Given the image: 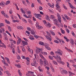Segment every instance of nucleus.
<instances>
[{"label":"nucleus","instance_id":"obj_10","mask_svg":"<svg viewBox=\"0 0 76 76\" xmlns=\"http://www.w3.org/2000/svg\"><path fill=\"white\" fill-rule=\"evenodd\" d=\"M48 45H47L45 46V48H46L47 50H51V48Z\"/></svg>","mask_w":76,"mask_h":76},{"label":"nucleus","instance_id":"obj_62","mask_svg":"<svg viewBox=\"0 0 76 76\" xmlns=\"http://www.w3.org/2000/svg\"><path fill=\"white\" fill-rule=\"evenodd\" d=\"M22 57L23 59H26V57H25V56H22Z\"/></svg>","mask_w":76,"mask_h":76},{"label":"nucleus","instance_id":"obj_27","mask_svg":"<svg viewBox=\"0 0 76 76\" xmlns=\"http://www.w3.org/2000/svg\"><path fill=\"white\" fill-rule=\"evenodd\" d=\"M53 63H54V64H55V65H57V63L56 62V61L53 60Z\"/></svg>","mask_w":76,"mask_h":76},{"label":"nucleus","instance_id":"obj_21","mask_svg":"<svg viewBox=\"0 0 76 76\" xmlns=\"http://www.w3.org/2000/svg\"><path fill=\"white\" fill-rule=\"evenodd\" d=\"M48 26L49 28H50L51 26V24L48 22L47 23Z\"/></svg>","mask_w":76,"mask_h":76},{"label":"nucleus","instance_id":"obj_42","mask_svg":"<svg viewBox=\"0 0 76 76\" xmlns=\"http://www.w3.org/2000/svg\"><path fill=\"white\" fill-rule=\"evenodd\" d=\"M48 32V31H47V34L48 35H49V36H50V38H51V36H50V35H51V34H50V33Z\"/></svg>","mask_w":76,"mask_h":76},{"label":"nucleus","instance_id":"obj_15","mask_svg":"<svg viewBox=\"0 0 76 76\" xmlns=\"http://www.w3.org/2000/svg\"><path fill=\"white\" fill-rule=\"evenodd\" d=\"M41 53L42 54H43V55H45V56H47V55L48 54L46 52H43L42 51Z\"/></svg>","mask_w":76,"mask_h":76},{"label":"nucleus","instance_id":"obj_28","mask_svg":"<svg viewBox=\"0 0 76 76\" xmlns=\"http://www.w3.org/2000/svg\"><path fill=\"white\" fill-rule=\"evenodd\" d=\"M56 57L57 58H58V59H59V60H61V58L60 57V56L56 55Z\"/></svg>","mask_w":76,"mask_h":76},{"label":"nucleus","instance_id":"obj_63","mask_svg":"<svg viewBox=\"0 0 76 76\" xmlns=\"http://www.w3.org/2000/svg\"><path fill=\"white\" fill-rule=\"evenodd\" d=\"M54 22H57V23H58V21L57 20V19H55L54 20Z\"/></svg>","mask_w":76,"mask_h":76},{"label":"nucleus","instance_id":"obj_37","mask_svg":"<svg viewBox=\"0 0 76 76\" xmlns=\"http://www.w3.org/2000/svg\"><path fill=\"white\" fill-rule=\"evenodd\" d=\"M38 68H39V72H42V69L41 68V67H40V66H38Z\"/></svg>","mask_w":76,"mask_h":76},{"label":"nucleus","instance_id":"obj_40","mask_svg":"<svg viewBox=\"0 0 76 76\" xmlns=\"http://www.w3.org/2000/svg\"><path fill=\"white\" fill-rule=\"evenodd\" d=\"M49 59H50V60H53V58L52 56H49Z\"/></svg>","mask_w":76,"mask_h":76},{"label":"nucleus","instance_id":"obj_35","mask_svg":"<svg viewBox=\"0 0 76 76\" xmlns=\"http://www.w3.org/2000/svg\"><path fill=\"white\" fill-rule=\"evenodd\" d=\"M10 44H11V48H13V46H14V44H12V42H10Z\"/></svg>","mask_w":76,"mask_h":76},{"label":"nucleus","instance_id":"obj_14","mask_svg":"<svg viewBox=\"0 0 76 76\" xmlns=\"http://www.w3.org/2000/svg\"><path fill=\"white\" fill-rule=\"evenodd\" d=\"M29 39L31 40H34V38L32 36L30 35V36L29 37Z\"/></svg>","mask_w":76,"mask_h":76},{"label":"nucleus","instance_id":"obj_38","mask_svg":"<svg viewBox=\"0 0 76 76\" xmlns=\"http://www.w3.org/2000/svg\"><path fill=\"white\" fill-rule=\"evenodd\" d=\"M63 72L65 75H67V71L66 70H64Z\"/></svg>","mask_w":76,"mask_h":76},{"label":"nucleus","instance_id":"obj_34","mask_svg":"<svg viewBox=\"0 0 76 76\" xmlns=\"http://www.w3.org/2000/svg\"><path fill=\"white\" fill-rule=\"evenodd\" d=\"M65 30L67 32V33H69L70 32V31L69 30V29L67 28H65Z\"/></svg>","mask_w":76,"mask_h":76},{"label":"nucleus","instance_id":"obj_57","mask_svg":"<svg viewBox=\"0 0 76 76\" xmlns=\"http://www.w3.org/2000/svg\"><path fill=\"white\" fill-rule=\"evenodd\" d=\"M22 20H23V22H25H25H26V23H27V21H26V20H25V19H22Z\"/></svg>","mask_w":76,"mask_h":76},{"label":"nucleus","instance_id":"obj_6","mask_svg":"<svg viewBox=\"0 0 76 76\" xmlns=\"http://www.w3.org/2000/svg\"><path fill=\"white\" fill-rule=\"evenodd\" d=\"M45 37L46 38V39H47L49 40V41H51V40H52V39L50 38L48 36L46 35Z\"/></svg>","mask_w":76,"mask_h":76},{"label":"nucleus","instance_id":"obj_12","mask_svg":"<svg viewBox=\"0 0 76 76\" xmlns=\"http://www.w3.org/2000/svg\"><path fill=\"white\" fill-rule=\"evenodd\" d=\"M50 33H51V34L52 35H53V36H55V35H56L55 33H54V32L53 31L50 30Z\"/></svg>","mask_w":76,"mask_h":76},{"label":"nucleus","instance_id":"obj_60","mask_svg":"<svg viewBox=\"0 0 76 76\" xmlns=\"http://www.w3.org/2000/svg\"><path fill=\"white\" fill-rule=\"evenodd\" d=\"M45 68H46V69H47V70H50V68L49 67V66H46L45 67Z\"/></svg>","mask_w":76,"mask_h":76},{"label":"nucleus","instance_id":"obj_44","mask_svg":"<svg viewBox=\"0 0 76 76\" xmlns=\"http://www.w3.org/2000/svg\"><path fill=\"white\" fill-rule=\"evenodd\" d=\"M29 60H27L26 61V63L27 65H29V64H30V63H29Z\"/></svg>","mask_w":76,"mask_h":76},{"label":"nucleus","instance_id":"obj_31","mask_svg":"<svg viewBox=\"0 0 76 76\" xmlns=\"http://www.w3.org/2000/svg\"><path fill=\"white\" fill-rule=\"evenodd\" d=\"M8 30H9V31H10V32H11V31H12V28H11V27H10V26H8Z\"/></svg>","mask_w":76,"mask_h":76},{"label":"nucleus","instance_id":"obj_26","mask_svg":"<svg viewBox=\"0 0 76 76\" xmlns=\"http://www.w3.org/2000/svg\"><path fill=\"white\" fill-rule=\"evenodd\" d=\"M10 1H8L6 3V5H7V4H10Z\"/></svg>","mask_w":76,"mask_h":76},{"label":"nucleus","instance_id":"obj_18","mask_svg":"<svg viewBox=\"0 0 76 76\" xmlns=\"http://www.w3.org/2000/svg\"><path fill=\"white\" fill-rule=\"evenodd\" d=\"M69 76H72V75H75V74L74 73H73L70 71H69Z\"/></svg>","mask_w":76,"mask_h":76},{"label":"nucleus","instance_id":"obj_49","mask_svg":"<svg viewBox=\"0 0 76 76\" xmlns=\"http://www.w3.org/2000/svg\"><path fill=\"white\" fill-rule=\"evenodd\" d=\"M57 54H59L60 56H62V54L61 53V52H58V51Z\"/></svg>","mask_w":76,"mask_h":76},{"label":"nucleus","instance_id":"obj_58","mask_svg":"<svg viewBox=\"0 0 76 76\" xmlns=\"http://www.w3.org/2000/svg\"><path fill=\"white\" fill-rule=\"evenodd\" d=\"M26 32L27 34H28V35H30V32H29L28 31H26Z\"/></svg>","mask_w":76,"mask_h":76},{"label":"nucleus","instance_id":"obj_24","mask_svg":"<svg viewBox=\"0 0 76 76\" xmlns=\"http://www.w3.org/2000/svg\"><path fill=\"white\" fill-rule=\"evenodd\" d=\"M5 4V3L4 2H2L0 3V6H4V4Z\"/></svg>","mask_w":76,"mask_h":76},{"label":"nucleus","instance_id":"obj_2","mask_svg":"<svg viewBox=\"0 0 76 76\" xmlns=\"http://www.w3.org/2000/svg\"><path fill=\"white\" fill-rule=\"evenodd\" d=\"M57 16L58 17V19L59 22V23H61V16L60 15V14H58L57 15Z\"/></svg>","mask_w":76,"mask_h":76},{"label":"nucleus","instance_id":"obj_11","mask_svg":"<svg viewBox=\"0 0 76 76\" xmlns=\"http://www.w3.org/2000/svg\"><path fill=\"white\" fill-rule=\"evenodd\" d=\"M22 43L23 44H24V45H27L28 44V43L27 42H26L25 41H24L23 40L22 41Z\"/></svg>","mask_w":76,"mask_h":76},{"label":"nucleus","instance_id":"obj_43","mask_svg":"<svg viewBox=\"0 0 76 76\" xmlns=\"http://www.w3.org/2000/svg\"><path fill=\"white\" fill-rule=\"evenodd\" d=\"M56 26H57L58 27V28L60 27V25L57 24L56 23Z\"/></svg>","mask_w":76,"mask_h":76},{"label":"nucleus","instance_id":"obj_32","mask_svg":"<svg viewBox=\"0 0 76 76\" xmlns=\"http://www.w3.org/2000/svg\"><path fill=\"white\" fill-rule=\"evenodd\" d=\"M60 64H62L63 65H64V62L61 61H60V62H59Z\"/></svg>","mask_w":76,"mask_h":76},{"label":"nucleus","instance_id":"obj_22","mask_svg":"<svg viewBox=\"0 0 76 76\" xmlns=\"http://www.w3.org/2000/svg\"><path fill=\"white\" fill-rule=\"evenodd\" d=\"M34 15H35V16H37H37H39V17H41L42 16L41 15H40V14H37L36 13L34 14Z\"/></svg>","mask_w":76,"mask_h":76},{"label":"nucleus","instance_id":"obj_19","mask_svg":"<svg viewBox=\"0 0 76 76\" xmlns=\"http://www.w3.org/2000/svg\"><path fill=\"white\" fill-rule=\"evenodd\" d=\"M4 26V23H0V28H1V27H3V26Z\"/></svg>","mask_w":76,"mask_h":76},{"label":"nucleus","instance_id":"obj_45","mask_svg":"<svg viewBox=\"0 0 76 76\" xmlns=\"http://www.w3.org/2000/svg\"><path fill=\"white\" fill-rule=\"evenodd\" d=\"M27 29L29 31H31V28L30 27H27Z\"/></svg>","mask_w":76,"mask_h":76},{"label":"nucleus","instance_id":"obj_23","mask_svg":"<svg viewBox=\"0 0 76 76\" xmlns=\"http://www.w3.org/2000/svg\"><path fill=\"white\" fill-rule=\"evenodd\" d=\"M5 21L6 23L7 24H10V22H9V21H8L6 19L5 20Z\"/></svg>","mask_w":76,"mask_h":76},{"label":"nucleus","instance_id":"obj_48","mask_svg":"<svg viewBox=\"0 0 76 76\" xmlns=\"http://www.w3.org/2000/svg\"><path fill=\"white\" fill-rule=\"evenodd\" d=\"M63 6L64 7V8L65 9V10H67V7H66V6H65V5L64 4H63Z\"/></svg>","mask_w":76,"mask_h":76},{"label":"nucleus","instance_id":"obj_61","mask_svg":"<svg viewBox=\"0 0 76 76\" xmlns=\"http://www.w3.org/2000/svg\"><path fill=\"white\" fill-rule=\"evenodd\" d=\"M23 39H24V40H25V41H26V42H28V40L27 39H26V38H23Z\"/></svg>","mask_w":76,"mask_h":76},{"label":"nucleus","instance_id":"obj_16","mask_svg":"<svg viewBox=\"0 0 76 76\" xmlns=\"http://www.w3.org/2000/svg\"><path fill=\"white\" fill-rule=\"evenodd\" d=\"M39 44L40 45H44V42L42 41H40L39 42Z\"/></svg>","mask_w":76,"mask_h":76},{"label":"nucleus","instance_id":"obj_41","mask_svg":"<svg viewBox=\"0 0 76 76\" xmlns=\"http://www.w3.org/2000/svg\"><path fill=\"white\" fill-rule=\"evenodd\" d=\"M43 45L44 46H46L47 45H49L48 44H47L46 43H43Z\"/></svg>","mask_w":76,"mask_h":76},{"label":"nucleus","instance_id":"obj_17","mask_svg":"<svg viewBox=\"0 0 76 76\" xmlns=\"http://www.w3.org/2000/svg\"><path fill=\"white\" fill-rule=\"evenodd\" d=\"M17 28L18 29H23V28L21 26H18Z\"/></svg>","mask_w":76,"mask_h":76},{"label":"nucleus","instance_id":"obj_7","mask_svg":"<svg viewBox=\"0 0 76 76\" xmlns=\"http://www.w3.org/2000/svg\"><path fill=\"white\" fill-rule=\"evenodd\" d=\"M46 19L48 20V21H49V22H50L51 21V20H50V18H49V16L48 15H46Z\"/></svg>","mask_w":76,"mask_h":76},{"label":"nucleus","instance_id":"obj_56","mask_svg":"<svg viewBox=\"0 0 76 76\" xmlns=\"http://www.w3.org/2000/svg\"><path fill=\"white\" fill-rule=\"evenodd\" d=\"M28 22H29L30 23H32V22L31 20L28 19Z\"/></svg>","mask_w":76,"mask_h":76},{"label":"nucleus","instance_id":"obj_36","mask_svg":"<svg viewBox=\"0 0 76 76\" xmlns=\"http://www.w3.org/2000/svg\"><path fill=\"white\" fill-rule=\"evenodd\" d=\"M12 52L13 54H15V48H13L12 49Z\"/></svg>","mask_w":76,"mask_h":76},{"label":"nucleus","instance_id":"obj_8","mask_svg":"<svg viewBox=\"0 0 76 76\" xmlns=\"http://www.w3.org/2000/svg\"><path fill=\"white\" fill-rule=\"evenodd\" d=\"M36 26L37 28L39 29V23L38 22H37L36 24Z\"/></svg>","mask_w":76,"mask_h":76},{"label":"nucleus","instance_id":"obj_46","mask_svg":"<svg viewBox=\"0 0 76 76\" xmlns=\"http://www.w3.org/2000/svg\"><path fill=\"white\" fill-rule=\"evenodd\" d=\"M33 60L34 63H37V61H36V60L35 59V58H34Z\"/></svg>","mask_w":76,"mask_h":76},{"label":"nucleus","instance_id":"obj_1","mask_svg":"<svg viewBox=\"0 0 76 76\" xmlns=\"http://www.w3.org/2000/svg\"><path fill=\"white\" fill-rule=\"evenodd\" d=\"M56 7H57L56 8V10H58V9H60V6L58 5V4L59 3V1H56Z\"/></svg>","mask_w":76,"mask_h":76},{"label":"nucleus","instance_id":"obj_54","mask_svg":"<svg viewBox=\"0 0 76 76\" xmlns=\"http://www.w3.org/2000/svg\"><path fill=\"white\" fill-rule=\"evenodd\" d=\"M39 56H40V57H41V58H42L43 59L44 58V56H43L42 55H41V54H40Z\"/></svg>","mask_w":76,"mask_h":76},{"label":"nucleus","instance_id":"obj_55","mask_svg":"<svg viewBox=\"0 0 76 76\" xmlns=\"http://www.w3.org/2000/svg\"><path fill=\"white\" fill-rule=\"evenodd\" d=\"M28 73H30V74H33L34 72H31V71H28Z\"/></svg>","mask_w":76,"mask_h":76},{"label":"nucleus","instance_id":"obj_13","mask_svg":"<svg viewBox=\"0 0 76 76\" xmlns=\"http://www.w3.org/2000/svg\"><path fill=\"white\" fill-rule=\"evenodd\" d=\"M31 34H32V35H35V33L34 32V30H31Z\"/></svg>","mask_w":76,"mask_h":76},{"label":"nucleus","instance_id":"obj_29","mask_svg":"<svg viewBox=\"0 0 76 76\" xmlns=\"http://www.w3.org/2000/svg\"><path fill=\"white\" fill-rule=\"evenodd\" d=\"M31 66H35V67H36V63H31Z\"/></svg>","mask_w":76,"mask_h":76},{"label":"nucleus","instance_id":"obj_20","mask_svg":"<svg viewBox=\"0 0 76 76\" xmlns=\"http://www.w3.org/2000/svg\"><path fill=\"white\" fill-rule=\"evenodd\" d=\"M41 65H42L43 64V61L42 59H40L39 61Z\"/></svg>","mask_w":76,"mask_h":76},{"label":"nucleus","instance_id":"obj_51","mask_svg":"<svg viewBox=\"0 0 76 76\" xmlns=\"http://www.w3.org/2000/svg\"><path fill=\"white\" fill-rule=\"evenodd\" d=\"M50 17L51 18L53 19H55V17H54V16L53 15H51L50 16Z\"/></svg>","mask_w":76,"mask_h":76},{"label":"nucleus","instance_id":"obj_50","mask_svg":"<svg viewBox=\"0 0 76 76\" xmlns=\"http://www.w3.org/2000/svg\"><path fill=\"white\" fill-rule=\"evenodd\" d=\"M4 17H5V18H9V16H8V15H7V14H4Z\"/></svg>","mask_w":76,"mask_h":76},{"label":"nucleus","instance_id":"obj_64","mask_svg":"<svg viewBox=\"0 0 76 76\" xmlns=\"http://www.w3.org/2000/svg\"><path fill=\"white\" fill-rule=\"evenodd\" d=\"M50 54L53 56V55H54V53L53 52V51H51L50 52Z\"/></svg>","mask_w":76,"mask_h":76},{"label":"nucleus","instance_id":"obj_33","mask_svg":"<svg viewBox=\"0 0 76 76\" xmlns=\"http://www.w3.org/2000/svg\"><path fill=\"white\" fill-rule=\"evenodd\" d=\"M68 4H69V5L70 7H71V8H72V7H73V6H72V4H71V3H70L69 2Z\"/></svg>","mask_w":76,"mask_h":76},{"label":"nucleus","instance_id":"obj_30","mask_svg":"<svg viewBox=\"0 0 76 76\" xmlns=\"http://www.w3.org/2000/svg\"><path fill=\"white\" fill-rule=\"evenodd\" d=\"M12 21L13 22H19V20H12Z\"/></svg>","mask_w":76,"mask_h":76},{"label":"nucleus","instance_id":"obj_52","mask_svg":"<svg viewBox=\"0 0 76 76\" xmlns=\"http://www.w3.org/2000/svg\"><path fill=\"white\" fill-rule=\"evenodd\" d=\"M39 9L40 10H42V7L41 6L39 7Z\"/></svg>","mask_w":76,"mask_h":76},{"label":"nucleus","instance_id":"obj_25","mask_svg":"<svg viewBox=\"0 0 76 76\" xmlns=\"http://www.w3.org/2000/svg\"><path fill=\"white\" fill-rule=\"evenodd\" d=\"M18 73L20 76H22V73H21V72H20V70H18Z\"/></svg>","mask_w":76,"mask_h":76},{"label":"nucleus","instance_id":"obj_3","mask_svg":"<svg viewBox=\"0 0 76 76\" xmlns=\"http://www.w3.org/2000/svg\"><path fill=\"white\" fill-rule=\"evenodd\" d=\"M43 61L44 64H46V65H48V62H47V61L46 60V59H45V58L43 59Z\"/></svg>","mask_w":76,"mask_h":76},{"label":"nucleus","instance_id":"obj_5","mask_svg":"<svg viewBox=\"0 0 76 76\" xmlns=\"http://www.w3.org/2000/svg\"><path fill=\"white\" fill-rule=\"evenodd\" d=\"M70 43L72 45H74V40L72 38L70 39Z\"/></svg>","mask_w":76,"mask_h":76},{"label":"nucleus","instance_id":"obj_53","mask_svg":"<svg viewBox=\"0 0 76 76\" xmlns=\"http://www.w3.org/2000/svg\"><path fill=\"white\" fill-rule=\"evenodd\" d=\"M1 13H2V15H5V14L4 11H2L1 12Z\"/></svg>","mask_w":76,"mask_h":76},{"label":"nucleus","instance_id":"obj_4","mask_svg":"<svg viewBox=\"0 0 76 76\" xmlns=\"http://www.w3.org/2000/svg\"><path fill=\"white\" fill-rule=\"evenodd\" d=\"M22 41V39H21L19 38L18 40V41L17 42V45H19L20 44V42H21V41Z\"/></svg>","mask_w":76,"mask_h":76},{"label":"nucleus","instance_id":"obj_9","mask_svg":"<svg viewBox=\"0 0 76 76\" xmlns=\"http://www.w3.org/2000/svg\"><path fill=\"white\" fill-rule=\"evenodd\" d=\"M20 10L22 13H23L24 14H25V13H26V12H25V11L23 10V8H21L20 9Z\"/></svg>","mask_w":76,"mask_h":76},{"label":"nucleus","instance_id":"obj_39","mask_svg":"<svg viewBox=\"0 0 76 76\" xmlns=\"http://www.w3.org/2000/svg\"><path fill=\"white\" fill-rule=\"evenodd\" d=\"M71 33H72V34L73 37H76V35H75V33H74V32H73V31H72Z\"/></svg>","mask_w":76,"mask_h":76},{"label":"nucleus","instance_id":"obj_59","mask_svg":"<svg viewBox=\"0 0 76 76\" xmlns=\"http://www.w3.org/2000/svg\"><path fill=\"white\" fill-rule=\"evenodd\" d=\"M34 38H36V39H38V36H37V35H34Z\"/></svg>","mask_w":76,"mask_h":76},{"label":"nucleus","instance_id":"obj_47","mask_svg":"<svg viewBox=\"0 0 76 76\" xmlns=\"http://www.w3.org/2000/svg\"><path fill=\"white\" fill-rule=\"evenodd\" d=\"M55 42H56V43H57V44H58L59 43V42H58V41L56 40H55L54 41Z\"/></svg>","mask_w":76,"mask_h":76}]
</instances>
